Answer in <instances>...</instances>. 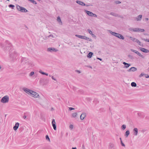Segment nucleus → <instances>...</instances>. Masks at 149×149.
Returning a JSON list of instances; mask_svg holds the SVG:
<instances>
[{"label": "nucleus", "mask_w": 149, "mask_h": 149, "mask_svg": "<svg viewBox=\"0 0 149 149\" xmlns=\"http://www.w3.org/2000/svg\"><path fill=\"white\" fill-rule=\"evenodd\" d=\"M23 90L26 93L29 95H32V96L34 97H37L38 96V94L36 92L26 88H23Z\"/></svg>", "instance_id": "obj_1"}, {"label": "nucleus", "mask_w": 149, "mask_h": 149, "mask_svg": "<svg viewBox=\"0 0 149 149\" xmlns=\"http://www.w3.org/2000/svg\"><path fill=\"white\" fill-rule=\"evenodd\" d=\"M109 31L111 35L116 36L118 38L122 40L124 39V37L122 35L118 33H116L115 32H113L111 30H109Z\"/></svg>", "instance_id": "obj_2"}, {"label": "nucleus", "mask_w": 149, "mask_h": 149, "mask_svg": "<svg viewBox=\"0 0 149 149\" xmlns=\"http://www.w3.org/2000/svg\"><path fill=\"white\" fill-rule=\"evenodd\" d=\"M129 29L130 31H133L135 32H143L145 31V30L144 29H141L138 28H130Z\"/></svg>", "instance_id": "obj_3"}, {"label": "nucleus", "mask_w": 149, "mask_h": 149, "mask_svg": "<svg viewBox=\"0 0 149 149\" xmlns=\"http://www.w3.org/2000/svg\"><path fill=\"white\" fill-rule=\"evenodd\" d=\"M16 8L18 10L21 12L26 13L28 12V10L24 8L21 7L18 5H16Z\"/></svg>", "instance_id": "obj_4"}, {"label": "nucleus", "mask_w": 149, "mask_h": 149, "mask_svg": "<svg viewBox=\"0 0 149 149\" xmlns=\"http://www.w3.org/2000/svg\"><path fill=\"white\" fill-rule=\"evenodd\" d=\"M9 100V97L6 95L2 98L1 100V102L3 103H6L8 102Z\"/></svg>", "instance_id": "obj_5"}, {"label": "nucleus", "mask_w": 149, "mask_h": 149, "mask_svg": "<svg viewBox=\"0 0 149 149\" xmlns=\"http://www.w3.org/2000/svg\"><path fill=\"white\" fill-rule=\"evenodd\" d=\"M10 56L12 58H16L17 56H18V54L17 52L14 51L13 52V53H12L10 54Z\"/></svg>", "instance_id": "obj_6"}, {"label": "nucleus", "mask_w": 149, "mask_h": 149, "mask_svg": "<svg viewBox=\"0 0 149 149\" xmlns=\"http://www.w3.org/2000/svg\"><path fill=\"white\" fill-rule=\"evenodd\" d=\"M47 51L50 52H56V49L54 47H49L47 49Z\"/></svg>", "instance_id": "obj_7"}, {"label": "nucleus", "mask_w": 149, "mask_h": 149, "mask_svg": "<svg viewBox=\"0 0 149 149\" xmlns=\"http://www.w3.org/2000/svg\"><path fill=\"white\" fill-rule=\"evenodd\" d=\"M56 20L57 21L58 24L60 25H62L63 23L61 21V18L59 16H58L57 17V18L56 19Z\"/></svg>", "instance_id": "obj_8"}, {"label": "nucleus", "mask_w": 149, "mask_h": 149, "mask_svg": "<svg viewBox=\"0 0 149 149\" xmlns=\"http://www.w3.org/2000/svg\"><path fill=\"white\" fill-rule=\"evenodd\" d=\"M76 3L82 6H85L86 5V4L84 2L80 1L77 0L76 1Z\"/></svg>", "instance_id": "obj_9"}, {"label": "nucleus", "mask_w": 149, "mask_h": 149, "mask_svg": "<svg viewBox=\"0 0 149 149\" xmlns=\"http://www.w3.org/2000/svg\"><path fill=\"white\" fill-rule=\"evenodd\" d=\"M140 49L141 51L143 52L147 53L149 52V50H148L144 48L140 47Z\"/></svg>", "instance_id": "obj_10"}, {"label": "nucleus", "mask_w": 149, "mask_h": 149, "mask_svg": "<svg viewBox=\"0 0 149 149\" xmlns=\"http://www.w3.org/2000/svg\"><path fill=\"white\" fill-rule=\"evenodd\" d=\"M52 126L53 127V128L55 130H56V123L55 122V120L54 119H52Z\"/></svg>", "instance_id": "obj_11"}, {"label": "nucleus", "mask_w": 149, "mask_h": 149, "mask_svg": "<svg viewBox=\"0 0 149 149\" xmlns=\"http://www.w3.org/2000/svg\"><path fill=\"white\" fill-rule=\"evenodd\" d=\"M86 116V113H83L81 114L80 116V119L81 120H83Z\"/></svg>", "instance_id": "obj_12"}, {"label": "nucleus", "mask_w": 149, "mask_h": 149, "mask_svg": "<svg viewBox=\"0 0 149 149\" xmlns=\"http://www.w3.org/2000/svg\"><path fill=\"white\" fill-rule=\"evenodd\" d=\"M19 123H15V126L13 127V130L15 131L18 128L19 126Z\"/></svg>", "instance_id": "obj_13"}, {"label": "nucleus", "mask_w": 149, "mask_h": 149, "mask_svg": "<svg viewBox=\"0 0 149 149\" xmlns=\"http://www.w3.org/2000/svg\"><path fill=\"white\" fill-rule=\"evenodd\" d=\"M137 70L136 68L134 67H132L130 69L127 70L128 72L132 71L134 72Z\"/></svg>", "instance_id": "obj_14"}, {"label": "nucleus", "mask_w": 149, "mask_h": 149, "mask_svg": "<svg viewBox=\"0 0 149 149\" xmlns=\"http://www.w3.org/2000/svg\"><path fill=\"white\" fill-rule=\"evenodd\" d=\"M123 64L124 65V67L126 68H128L131 65L130 64L128 63L125 62H123Z\"/></svg>", "instance_id": "obj_15"}, {"label": "nucleus", "mask_w": 149, "mask_h": 149, "mask_svg": "<svg viewBox=\"0 0 149 149\" xmlns=\"http://www.w3.org/2000/svg\"><path fill=\"white\" fill-rule=\"evenodd\" d=\"M85 11L88 15L91 17L92 16V15L93 14L92 12L86 10H85Z\"/></svg>", "instance_id": "obj_16"}, {"label": "nucleus", "mask_w": 149, "mask_h": 149, "mask_svg": "<svg viewBox=\"0 0 149 149\" xmlns=\"http://www.w3.org/2000/svg\"><path fill=\"white\" fill-rule=\"evenodd\" d=\"M133 132L134 133V135L135 136H137L138 132V130L137 128H135L133 129Z\"/></svg>", "instance_id": "obj_17"}, {"label": "nucleus", "mask_w": 149, "mask_h": 149, "mask_svg": "<svg viewBox=\"0 0 149 149\" xmlns=\"http://www.w3.org/2000/svg\"><path fill=\"white\" fill-rule=\"evenodd\" d=\"M93 54V53L92 52H90L87 55V57L88 58H91Z\"/></svg>", "instance_id": "obj_18"}, {"label": "nucleus", "mask_w": 149, "mask_h": 149, "mask_svg": "<svg viewBox=\"0 0 149 149\" xmlns=\"http://www.w3.org/2000/svg\"><path fill=\"white\" fill-rule=\"evenodd\" d=\"M129 38L132 41L136 42L137 40H138L136 38L131 36L129 37Z\"/></svg>", "instance_id": "obj_19"}, {"label": "nucleus", "mask_w": 149, "mask_h": 149, "mask_svg": "<svg viewBox=\"0 0 149 149\" xmlns=\"http://www.w3.org/2000/svg\"><path fill=\"white\" fill-rule=\"evenodd\" d=\"M75 36L79 38H81V39H84V36H81L78 34H76L75 35Z\"/></svg>", "instance_id": "obj_20"}, {"label": "nucleus", "mask_w": 149, "mask_h": 149, "mask_svg": "<svg viewBox=\"0 0 149 149\" xmlns=\"http://www.w3.org/2000/svg\"><path fill=\"white\" fill-rule=\"evenodd\" d=\"M110 15L112 16H115L116 17H120L119 15L118 14H115L114 13H113V12L111 13Z\"/></svg>", "instance_id": "obj_21"}, {"label": "nucleus", "mask_w": 149, "mask_h": 149, "mask_svg": "<svg viewBox=\"0 0 149 149\" xmlns=\"http://www.w3.org/2000/svg\"><path fill=\"white\" fill-rule=\"evenodd\" d=\"M142 17V15H138L137 17L136 18V19L137 21H140Z\"/></svg>", "instance_id": "obj_22"}, {"label": "nucleus", "mask_w": 149, "mask_h": 149, "mask_svg": "<svg viewBox=\"0 0 149 149\" xmlns=\"http://www.w3.org/2000/svg\"><path fill=\"white\" fill-rule=\"evenodd\" d=\"M84 39L86 40H89L91 42L92 41V40L91 38H88L86 36H84Z\"/></svg>", "instance_id": "obj_23"}, {"label": "nucleus", "mask_w": 149, "mask_h": 149, "mask_svg": "<svg viewBox=\"0 0 149 149\" xmlns=\"http://www.w3.org/2000/svg\"><path fill=\"white\" fill-rule=\"evenodd\" d=\"M130 134V132L129 131L127 130L125 132V136L126 137H127Z\"/></svg>", "instance_id": "obj_24"}, {"label": "nucleus", "mask_w": 149, "mask_h": 149, "mask_svg": "<svg viewBox=\"0 0 149 149\" xmlns=\"http://www.w3.org/2000/svg\"><path fill=\"white\" fill-rule=\"evenodd\" d=\"M136 42L137 43H138L139 45H140L142 47L143 46V44H142L141 43V42L140 41H139L138 40H137Z\"/></svg>", "instance_id": "obj_25"}, {"label": "nucleus", "mask_w": 149, "mask_h": 149, "mask_svg": "<svg viewBox=\"0 0 149 149\" xmlns=\"http://www.w3.org/2000/svg\"><path fill=\"white\" fill-rule=\"evenodd\" d=\"M131 85L132 87H135L136 86V84L134 82H132Z\"/></svg>", "instance_id": "obj_26"}, {"label": "nucleus", "mask_w": 149, "mask_h": 149, "mask_svg": "<svg viewBox=\"0 0 149 149\" xmlns=\"http://www.w3.org/2000/svg\"><path fill=\"white\" fill-rule=\"evenodd\" d=\"M77 115V113H74L72 114V117L74 118L76 117Z\"/></svg>", "instance_id": "obj_27"}, {"label": "nucleus", "mask_w": 149, "mask_h": 149, "mask_svg": "<svg viewBox=\"0 0 149 149\" xmlns=\"http://www.w3.org/2000/svg\"><path fill=\"white\" fill-rule=\"evenodd\" d=\"M9 8H11L12 9H14L15 7V6L12 4H10L8 6Z\"/></svg>", "instance_id": "obj_28"}, {"label": "nucleus", "mask_w": 149, "mask_h": 149, "mask_svg": "<svg viewBox=\"0 0 149 149\" xmlns=\"http://www.w3.org/2000/svg\"><path fill=\"white\" fill-rule=\"evenodd\" d=\"M126 128V126L125 125H123L121 126V128L123 130L125 129Z\"/></svg>", "instance_id": "obj_29"}, {"label": "nucleus", "mask_w": 149, "mask_h": 149, "mask_svg": "<svg viewBox=\"0 0 149 149\" xmlns=\"http://www.w3.org/2000/svg\"><path fill=\"white\" fill-rule=\"evenodd\" d=\"M137 54L139 55V56L141 57L142 58H144V56L143 55H141V54L139 52Z\"/></svg>", "instance_id": "obj_30"}, {"label": "nucleus", "mask_w": 149, "mask_h": 149, "mask_svg": "<svg viewBox=\"0 0 149 149\" xmlns=\"http://www.w3.org/2000/svg\"><path fill=\"white\" fill-rule=\"evenodd\" d=\"M45 138L47 140L50 141V139L48 135H46L45 136Z\"/></svg>", "instance_id": "obj_31"}, {"label": "nucleus", "mask_w": 149, "mask_h": 149, "mask_svg": "<svg viewBox=\"0 0 149 149\" xmlns=\"http://www.w3.org/2000/svg\"><path fill=\"white\" fill-rule=\"evenodd\" d=\"M131 51H132V52H134V53H136V54H137V53L139 52L138 51H136V50H134V49H131Z\"/></svg>", "instance_id": "obj_32"}, {"label": "nucleus", "mask_w": 149, "mask_h": 149, "mask_svg": "<svg viewBox=\"0 0 149 149\" xmlns=\"http://www.w3.org/2000/svg\"><path fill=\"white\" fill-rule=\"evenodd\" d=\"M114 3L116 4H118L119 3H121V2L120 1H116L114 2Z\"/></svg>", "instance_id": "obj_33"}, {"label": "nucleus", "mask_w": 149, "mask_h": 149, "mask_svg": "<svg viewBox=\"0 0 149 149\" xmlns=\"http://www.w3.org/2000/svg\"><path fill=\"white\" fill-rule=\"evenodd\" d=\"M39 72V73H40L42 74L43 75H45V72H42V70H40Z\"/></svg>", "instance_id": "obj_34"}, {"label": "nucleus", "mask_w": 149, "mask_h": 149, "mask_svg": "<svg viewBox=\"0 0 149 149\" xmlns=\"http://www.w3.org/2000/svg\"><path fill=\"white\" fill-rule=\"evenodd\" d=\"M128 57L130 58L131 59H132L133 58V56L129 54L128 55Z\"/></svg>", "instance_id": "obj_35"}, {"label": "nucleus", "mask_w": 149, "mask_h": 149, "mask_svg": "<svg viewBox=\"0 0 149 149\" xmlns=\"http://www.w3.org/2000/svg\"><path fill=\"white\" fill-rule=\"evenodd\" d=\"M145 75V74H144V73L142 72L139 75V77H141Z\"/></svg>", "instance_id": "obj_36"}, {"label": "nucleus", "mask_w": 149, "mask_h": 149, "mask_svg": "<svg viewBox=\"0 0 149 149\" xmlns=\"http://www.w3.org/2000/svg\"><path fill=\"white\" fill-rule=\"evenodd\" d=\"M34 74V72H30V73L29 75L30 76H31L32 75H33Z\"/></svg>", "instance_id": "obj_37"}, {"label": "nucleus", "mask_w": 149, "mask_h": 149, "mask_svg": "<svg viewBox=\"0 0 149 149\" xmlns=\"http://www.w3.org/2000/svg\"><path fill=\"white\" fill-rule=\"evenodd\" d=\"M31 2L34 4H37L36 2L33 0H31Z\"/></svg>", "instance_id": "obj_38"}, {"label": "nucleus", "mask_w": 149, "mask_h": 149, "mask_svg": "<svg viewBox=\"0 0 149 149\" xmlns=\"http://www.w3.org/2000/svg\"><path fill=\"white\" fill-rule=\"evenodd\" d=\"M142 39L143 40L149 42V40L147 39H145V38H142Z\"/></svg>", "instance_id": "obj_39"}, {"label": "nucleus", "mask_w": 149, "mask_h": 149, "mask_svg": "<svg viewBox=\"0 0 149 149\" xmlns=\"http://www.w3.org/2000/svg\"><path fill=\"white\" fill-rule=\"evenodd\" d=\"M88 31L91 35L92 33V31L89 29H88Z\"/></svg>", "instance_id": "obj_40"}, {"label": "nucleus", "mask_w": 149, "mask_h": 149, "mask_svg": "<svg viewBox=\"0 0 149 149\" xmlns=\"http://www.w3.org/2000/svg\"><path fill=\"white\" fill-rule=\"evenodd\" d=\"M114 146V145L112 143H110V147L111 148H112Z\"/></svg>", "instance_id": "obj_41"}, {"label": "nucleus", "mask_w": 149, "mask_h": 149, "mask_svg": "<svg viewBox=\"0 0 149 149\" xmlns=\"http://www.w3.org/2000/svg\"><path fill=\"white\" fill-rule=\"evenodd\" d=\"M120 143H121V144L122 145V146H124V147H125V145L123 143L122 141H121V142H120Z\"/></svg>", "instance_id": "obj_42"}, {"label": "nucleus", "mask_w": 149, "mask_h": 149, "mask_svg": "<svg viewBox=\"0 0 149 149\" xmlns=\"http://www.w3.org/2000/svg\"><path fill=\"white\" fill-rule=\"evenodd\" d=\"M69 110H70V111H71V110H74V108L72 107H69Z\"/></svg>", "instance_id": "obj_43"}, {"label": "nucleus", "mask_w": 149, "mask_h": 149, "mask_svg": "<svg viewBox=\"0 0 149 149\" xmlns=\"http://www.w3.org/2000/svg\"><path fill=\"white\" fill-rule=\"evenodd\" d=\"M70 128L71 129H73V126L72 125H70Z\"/></svg>", "instance_id": "obj_44"}, {"label": "nucleus", "mask_w": 149, "mask_h": 149, "mask_svg": "<svg viewBox=\"0 0 149 149\" xmlns=\"http://www.w3.org/2000/svg\"><path fill=\"white\" fill-rule=\"evenodd\" d=\"M92 17H97V15L95 14H94V13H93Z\"/></svg>", "instance_id": "obj_45"}, {"label": "nucleus", "mask_w": 149, "mask_h": 149, "mask_svg": "<svg viewBox=\"0 0 149 149\" xmlns=\"http://www.w3.org/2000/svg\"><path fill=\"white\" fill-rule=\"evenodd\" d=\"M145 77L146 78H148L149 77V76L148 74H145Z\"/></svg>", "instance_id": "obj_46"}, {"label": "nucleus", "mask_w": 149, "mask_h": 149, "mask_svg": "<svg viewBox=\"0 0 149 149\" xmlns=\"http://www.w3.org/2000/svg\"><path fill=\"white\" fill-rule=\"evenodd\" d=\"M48 38L50 37H53V35L52 34H51V35H49V36H48Z\"/></svg>", "instance_id": "obj_47"}, {"label": "nucleus", "mask_w": 149, "mask_h": 149, "mask_svg": "<svg viewBox=\"0 0 149 149\" xmlns=\"http://www.w3.org/2000/svg\"><path fill=\"white\" fill-rule=\"evenodd\" d=\"M82 148L83 149H85V147L84 144L82 145Z\"/></svg>", "instance_id": "obj_48"}, {"label": "nucleus", "mask_w": 149, "mask_h": 149, "mask_svg": "<svg viewBox=\"0 0 149 149\" xmlns=\"http://www.w3.org/2000/svg\"><path fill=\"white\" fill-rule=\"evenodd\" d=\"M23 118L25 119H26V115H24L23 116Z\"/></svg>", "instance_id": "obj_49"}, {"label": "nucleus", "mask_w": 149, "mask_h": 149, "mask_svg": "<svg viewBox=\"0 0 149 149\" xmlns=\"http://www.w3.org/2000/svg\"><path fill=\"white\" fill-rule=\"evenodd\" d=\"M97 59H98V60H100V61H102V59L101 58H98V57H97Z\"/></svg>", "instance_id": "obj_50"}, {"label": "nucleus", "mask_w": 149, "mask_h": 149, "mask_svg": "<svg viewBox=\"0 0 149 149\" xmlns=\"http://www.w3.org/2000/svg\"><path fill=\"white\" fill-rule=\"evenodd\" d=\"M93 37H95V36L94 34H93V33L91 34Z\"/></svg>", "instance_id": "obj_51"}, {"label": "nucleus", "mask_w": 149, "mask_h": 149, "mask_svg": "<svg viewBox=\"0 0 149 149\" xmlns=\"http://www.w3.org/2000/svg\"><path fill=\"white\" fill-rule=\"evenodd\" d=\"M90 6H92L93 5H87V4H86V5H85V6H86V7H88Z\"/></svg>", "instance_id": "obj_52"}, {"label": "nucleus", "mask_w": 149, "mask_h": 149, "mask_svg": "<svg viewBox=\"0 0 149 149\" xmlns=\"http://www.w3.org/2000/svg\"><path fill=\"white\" fill-rule=\"evenodd\" d=\"M52 78L53 79V80H56V79L53 76H52Z\"/></svg>", "instance_id": "obj_53"}, {"label": "nucleus", "mask_w": 149, "mask_h": 149, "mask_svg": "<svg viewBox=\"0 0 149 149\" xmlns=\"http://www.w3.org/2000/svg\"><path fill=\"white\" fill-rule=\"evenodd\" d=\"M76 71L78 72L79 73H81V71H79V70H76Z\"/></svg>", "instance_id": "obj_54"}, {"label": "nucleus", "mask_w": 149, "mask_h": 149, "mask_svg": "<svg viewBox=\"0 0 149 149\" xmlns=\"http://www.w3.org/2000/svg\"><path fill=\"white\" fill-rule=\"evenodd\" d=\"M26 58H22V61H23L24 59H26Z\"/></svg>", "instance_id": "obj_55"}, {"label": "nucleus", "mask_w": 149, "mask_h": 149, "mask_svg": "<svg viewBox=\"0 0 149 149\" xmlns=\"http://www.w3.org/2000/svg\"><path fill=\"white\" fill-rule=\"evenodd\" d=\"M137 114H138V116H141V113H138Z\"/></svg>", "instance_id": "obj_56"}, {"label": "nucleus", "mask_w": 149, "mask_h": 149, "mask_svg": "<svg viewBox=\"0 0 149 149\" xmlns=\"http://www.w3.org/2000/svg\"><path fill=\"white\" fill-rule=\"evenodd\" d=\"M145 20L146 21H148V18H145Z\"/></svg>", "instance_id": "obj_57"}, {"label": "nucleus", "mask_w": 149, "mask_h": 149, "mask_svg": "<svg viewBox=\"0 0 149 149\" xmlns=\"http://www.w3.org/2000/svg\"><path fill=\"white\" fill-rule=\"evenodd\" d=\"M68 132H66V134H65V135H66V136H67L68 135Z\"/></svg>", "instance_id": "obj_58"}, {"label": "nucleus", "mask_w": 149, "mask_h": 149, "mask_svg": "<svg viewBox=\"0 0 149 149\" xmlns=\"http://www.w3.org/2000/svg\"><path fill=\"white\" fill-rule=\"evenodd\" d=\"M45 75H46V76H48V74L47 73H45Z\"/></svg>", "instance_id": "obj_59"}, {"label": "nucleus", "mask_w": 149, "mask_h": 149, "mask_svg": "<svg viewBox=\"0 0 149 149\" xmlns=\"http://www.w3.org/2000/svg\"><path fill=\"white\" fill-rule=\"evenodd\" d=\"M72 149H77L76 147H72Z\"/></svg>", "instance_id": "obj_60"}, {"label": "nucleus", "mask_w": 149, "mask_h": 149, "mask_svg": "<svg viewBox=\"0 0 149 149\" xmlns=\"http://www.w3.org/2000/svg\"><path fill=\"white\" fill-rule=\"evenodd\" d=\"M61 136H62L63 135V134L62 132H61Z\"/></svg>", "instance_id": "obj_61"}, {"label": "nucleus", "mask_w": 149, "mask_h": 149, "mask_svg": "<svg viewBox=\"0 0 149 149\" xmlns=\"http://www.w3.org/2000/svg\"><path fill=\"white\" fill-rule=\"evenodd\" d=\"M120 142L122 141V139H121V138H120Z\"/></svg>", "instance_id": "obj_62"}, {"label": "nucleus", "mask_w": 149, "mask_h": 149, "mask_svg": "<svg viewBox=\"0 0 149 149\" xmlns=\"http://www.w3.org/2000/svg\"><path fill=\"white\" fill-rule=\"evenodd\" d=\"M88 100H90V99L89 98H88Z\"/></svg>", "instance_id": "obj_63"}, {"label": "nucleus", "mask_w": 149, "mask_h": 149, "mask_svg": "<svg viewBox=\"0 0 149 149\" xmlns=\"http://www.w3.org/2000/svg\"><path fill=\"white\" fill-rule=\"evenodd\" d=\"M148 70L149 71V67L148 68Z\"/></svg>", "instance_id": "obj_64"}]
</instances>
